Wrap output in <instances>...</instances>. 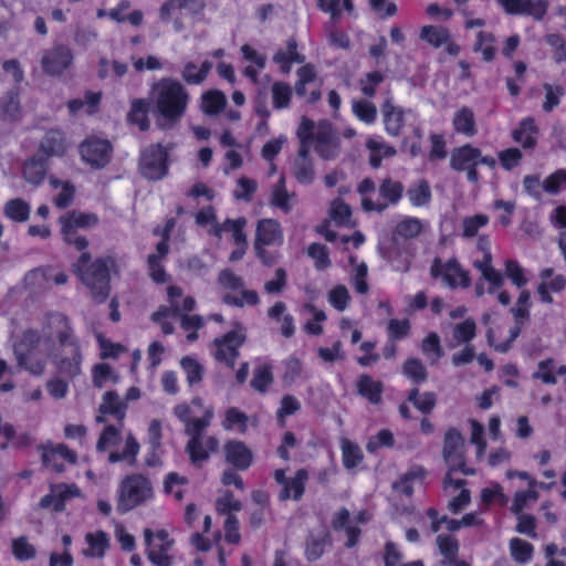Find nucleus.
<instances>
[{
	"label": "nucleus",
	"mask_w": 566,
	"mask_h": 566,
	"mask_svg": "<svg viewBox=\"0 0 566 566\" xmlns=\"http://www.w3.org/2000/svg\"><path fill=\"white\" fill-rule=\"evenodd\" d=\"M202 8V0H168L161 6L159 17L161 21H168L174 10L190 9L192 12H197Z\"/></svg>",
	"instance_id": "c03bdc74"
},
{
	"label": "nucleus",
	"mask_w": 566,
	"mask_h": 566,
	"mask_svg": "<svg viewBox=\"0 0 566 566\" xmlns=\"http://www.w3.org/2000/svg\"><path fill=\"white\" fill-rule=\"evenodd\" d=\"M48 168V159L36 153L24 161L22 177L28 184L38 187L43 182Z\"/></svg>",
	"instance_id": "5701e85b"
},
{
	"label": "nucleus",
	"mask_w": 566,
	"mask_h": 566,
	"mask_svg": "<svg viewBox=\"0 0 566 566\" xmlns=\"http://www.w3.org/2000/svg\"><path fill=\"white\" fill-rule=\"evenodd\" d=\"M125 403L119 399V396L115 391H106L103 395V401L98 407V412L102 415H112L119 422H123L125 418Z\"/></svg>",
	"instance_id": "72a5a7b5"
},
{
	"label": "nucleus",
	"mask_w": 566,
	"mask_h": 566,
	"mask_svg": "<svg viewBox=\"0 0 566 566\" xmlns=\"http://www.w3.org/2000/svg\"><path fill=\"white\" fill-rule=\"evenodd\" d=\"M144 539L147 545V558L156 566H171L172 557L169 551L174 546V539L166 530L154 533L150 528L144 530Z\"/></svg>",
	"instance_id": "423d86ee"
},
{
	"label": "nucleus",
	"mask_w": 566,
	"mask_h": 566,
	"mask_svg": "<svg viewBox=\"0 0 566 566\" xmlns=\"http://www.w3.org/2000/svg\"><path fill=\"white\" fill-rule=\"evenodd\" d=\"M402 374L416 385L428 378V371L419 358H408L402 365Z\"/></svg>",
	"instance_id": "49530a36"
},
{
	"label": "nucleus",
	"mask_w": 566,
	"mask_h": 566,
	"mask_svg": "<svg viewBox=\"0 0 566 566\" xmlns=\"http://www.w3.org/2000/svg\"><path fill=\"white\" fill-rule=\"evenodd\" d=\"M239 291H240V295L226 294L222 297V301L226 304L237 306V307H243L244 305L254 306V305L259 304L260 298L255 291L245 290L244 287Z\"/></svg>",
	"instance_id": "6e6d98bb"
},
{
	"label": "nucleus",
	"mask_w": 566,
	"mask_h": 566,
	"mask_svg": "<svg viewBox=\"0 0 566 566\" xmlns=\"http://www.w3.org/2000/svg\"><path fill=\"white\" fill-rule=\"evenodd\" d=\"M65 138L61 130L51 129L46 132L40 142L38 154L49 160L53 156H62L65 153Z\"/></svg>",
	"instance_id": "393cba45"
},
{
	"label": "nucleus",
	"mask_w": 566,
	"mask_h": 566,
	"mask_svg": "<svg viewBox=\"0 0 566 566\" xmlns=\"http://www.w3.org/2000/svg\"><path fill=\"white\" fill-rule=\"evenodd\" d=\"M168 153L161 144L147 147L139 159L140 174L149 180H160L168 172Z\"/></svg>",
	"instance_id": "6e6552de"
},
{
	"label": "nucleus",
	"mask_w": 566,
	"mask_h": 566,
	"mask_svg": "<svg viewBox=\"0 0 566 566\" xmlns=\"http://www.w3.org/2000/svg\"><path fill=\"white\" fill-rule=\"evenodd\" d=\"M350 296L345 285H337L328 293V301L334 308L343 312L349 303Z\"/></svg>",
	"instance_id": "774afa93"
},
{
	"label": "nucleus",
	"mask_w": 566,
	"mask_h": 566,
	"mask_svg": "<svg viewBox=\"0 0 566 566\" xmlns=\"http://www.w3.org/2000/svg\"><path fill=\"white\" fill-rule=\"evenodd\" d=\"M437 544L440 553L443 555L446 562L454 563L458 556L459 544L457 539L447 535H439Z\"/></svg>",
	"instance_id": "052dcab7"
},
{
	"label": "nucleus",
	"mask_w": 566,
	"mask_h": 566,
	"mask_svg": "<svg viewBox=\"0 0 566 566\" xmlns=\"http://www.w3.org/2000/svg\"><path fill=\"white\" fill-rule=\"evenodd\" d=\"M476 335V324L473 319L468 318L457 325L452 329V339L454 344L450 347H455L461 344H469Z\"/></svg>",
	"instance_id": "a18cd8bd"
},
{
	"label": "nucleus",
	"mask_w": 566,
	"mask_h": 566,
	"mask_svg": "<svg viewBox=\"0 0 566 566\" xmlns=\"http://www.w3.org/2000/svg\"><path fill=\"white\" fill-rule=\"evenodd\" d=\"M73 53L65 44H55L43 52L41 66L45 74L59 76L73 64Z\"/></svg>",
	"instance_id": "9d476101"
},
{
	"label": "nucleus",
	"mask_w": 566,
	"mask_h": 566,
	"mask_svg": "<svg viewBox=\"0 0 566 566\" xmlns=\"http://www.w3.org/2000/svg\"><path fill=\"white\" fill-rule=\"evenodd\" d=\"M245 224L247 220L244 218L227 219L222 223H216L211 233L221 239L223 232H230L235 244L248 245L247 234L243 232Z\"/></svg>",
	"instance_id": "cd10ccee"
},
{
	"label": "nucleus",
	"mask_w": 566,
	"mask_h": 566,
	"mask_svg": "<svg viewBox=\"0 0 566 566\" xmlns=\"http://www.w3.org/2000/svg\"><path fill=\"white\" fill-rule=\"evenodd\" d=\"M55 458H62L71 464H74L77 461L76 453L73 450L69 449V447L65 444L60 443L55 447H43V464L46 468H51L53 471L61 473L64 471L65 468L62 463H52Z\"/></svg>",
	"instance_id": "4be33fe9"
},
{
	"label": "nucleus",
	"mask_w": 566,
	"mask_h": 566,
	"mask_svg": "<svg viewBox=\"0 0 566 566\" xmlns=\"http://www.w3.org/2000/svg\"><path fill=\"white\" fill-rule=\"evenodd\" d=\"M154 496L150 481L143 474H130L119 485L117 510L127 513Z\"/></svg>",
	"instance_id": "39448f33"
},
{
	"label": "nucleus",
	"mask_w": 566,
	"mask_h": 566,
	"mask_svg": "<svg viewBox=\"0 0 566 566\" xmlns=\"http://www.w3.org/2000/svg\"><path fill=\"white\" fill-rule=\"evenodd\" d=\"M118 376L108 364H98L93 370V382L97 388H103L107 381L116 382Z\"/></svg>",
	"instance_id": "0e129e2a"
},
{
	"label": "nucleus",
	"mask_w": 566,
	"mask_h": 566,
	"mask_svg": "<svg viewBox=\"0 0 566 566\" xmlns=\"http://www.w3.org/2000/svg\"><path fill=\"white\" fill-rule=\"evenodd\" d=\"M244 340L245 336L238 331H231L221 338H216L213 340V345L216 346L214 358L233 367L239 356V348Z\"/></svg>",
	"instance_id": "4468645a"
},
{
	"label": "nucleus",
	"mask_w": 566,
	"mask_h": 566,
	"mask_svg": "<svg viewBox=\"0 0 566 566\" xmlns=\"http://www.w3.org/2000/svg\"><path fill=\"white\" fill-rule=\"evenodd\" d=\"M354 114L366 124H371L377 117L376 106L366 99H359L353 102Z\"/></svg>",
	"instance_id": "bf43d9fd"
},
{
	"label": "nucleus",
	"mask_w": 566,
	"mask_h": 566,
	"mask_svg": "<svg viewBox=\"0 0 566 566\" xmlns=\"http://www.w3.org/2000/svg\"><path fill=\"white\" fill-rule=\"evenodd\" d=\"M384 124L386 132L391 136H399L405 124L406 114L411 111H405L394 105L391 98H387L381 106Z\"/></svg>",
	"instance_id": "412c9836"
},
{
	"label": "nucleus",
	"mask_w": 566,
	"mask_h": 566,
	"mask_svg": "<svg viewBox=\"0 0 566 566\" xmlns=\"http://www.w3.org/2000/svg\"><path fill=\"white\" fill-rule=\"evenodd\" d=\"M407 196L415 207L427 206L431 200V189L427 180L421 179L407 189Z\"/></svg>",
	"instance_id": "37998d69"
},
{
	"label": "nucleus",
	"mask_w": 566,
	"mask_h": 566,
	"mask_svg": "<svg viewBox=\"0 0 566 566\" xmlns=\"http://www.w3.org/2000/svg\"><path fill=\"white\" fill-rule=\"evenodd\" d=\"M3 212L14 222H25L30 217L31 208L25 200L15 198L6 202Z\"/></svg>",
	"instance_id": "79ce46f5"
},
{
	"label": "nucleus",
	"mask_w": 566,
	"mask_h": 566,
	"mask_svg": "<svg viewBox=\"0 0 566 566\" xmlns=\"http://www.w3.org/2000/svg\"><path fill=\"white\" fill-rule=\"evenodd\" d=\"M422 229L423 223L421 220L407 217L396 226L395 233L403 239H412L418 237Z\"/></svg>",
	"instance_id": "4d7b16f0"
},
{
	"label": "nucleus",
	"mask_w": 566,
	"mask_h": 566,
	"mask_svg": "<svg viewBox=\"0 0 566 566\" xmlns=\"http://www.w3.org/2000/svg\"><path fill=\"white\" fill-rule=\"evenodd\" d=\"M139 443L136 438L129 433L125 440V448L122 452L113 451L108 454V461L111 463H116L120 461L127 462L129 465H134L136 463V457L139 452Z\"/></svg>",
	"instance_id": "58836bf2"
},
{
	"label": "nucleus",
	"mask_w": 566,
	"mask_h": 566,
	"mask_svg": "<svg viewBox=\"0 0 566 566\" xmlns=\"http://www.w3.org/2000/svg\"><path fill=\"white\" fill-rule=\"evenodd\" d=\"M310 150L305 146L300 147L295 158L292 172L295 179L303 185H311L315 179L313 161L310 157Z\"/></svg>",
	"instance_id": "b1692460"
},
{
	"label": "nucleus",
	"mask_w": 566,
	"mask_h": 566,
	"mask_svg": "<svg viewBox=\"0 0 566 566\" xmlns=\"http://www.w3.org/2000/svg\"><path fill=\"white\" fill-rule=\"evenodd\" d=\"M218 448L219 440L213 436H207L200 439H189L186 444V452L193 465L201 467L209 459L210 453L216 452Z\"/></svg>",
	"instance_id": "dca6fc26"
},
{
	"label": "nucleus",
	"mask_w": 566,
	"mask_h": 566,
	"mask_svg": "<svg viewBox=\"0 0 566 566\" xmlns=\"http://www.w3.org/2000/svg\"><path fill=\"white\" fill-rule=\"evenodd\" d=\"M421 39L426 40L434 48H439L449 42L450 32L442 27L427 25L421 29Z\"/></svg>",
	"instance_id": "5fc2aeb1"
},
{
	"label": "nucleus",
	"mask_w": 566,
	"mask_h": 566,
	"mask_svg": "<svg viewBox=\"0 0 566 566\" xmlns=\"http://www.w3.org/2000/svg\"><path fill=\"white\" fill-rule=\"evenodd\" d=\"M116 268V260L112 255L97 258L92 261L88 252L82 251L73 271L81 282L88 289L91 297L96 303H104L111 292V271Z\"/></svg>",
	"instance_id": "7ed1b4c3"
},
{
	"label": "nucleus",
	"mask_w": 566,
	"mask_h": 566,
	"mask_svg": "<svg viewBox=\"0 0 566 566\" xmlns=\"http://www.w3.org/2000/svg\"><path fill=\"white\" fill-rule=\"evenodd\" d=\"M313 143H315V151L324 160H333L339 155V138L327 123H321L317 126Z\"/></svg>",
	"instance_id": "ddd939ff"
},
{
	"label": "nucleus",
	"mask_w": 566,
	"mask_h": 566,
	"mask_svg": "<svg viewBox=\"0 0 566 566\" xmlns=\"http://www.w3.org/2000/svg\"><path fill=\"white\" fill-rule=\"evenodd\" d=\"M85 541L88 545L87 549L83 551L86 557L101 558L105 555L106 549L109 546V537L104 531H96L94 533H87Z\"/></svg>",
	"instance_id": "473e14b6"
},
{
	"label": "nucleus",
	"mask_w": 566,
	"mask_h": 566,
	"mask_svg": "<svg viewBox=\"0 0 566 566\" xmlns=\"http://www.w3.org/2000/svg\"><path fill=\"white\" fill-rule=\"evenodd\" d=\"M443 459L448 463V467L464 458V439L461 432L455 428L447 430L443 440Z\"/></svg>",
	"instance_id": "aec40b11"
},
{
	"label": "nucleus",
	"mask_w": 566,
	"mask_h": 566,
	"mask_svg": "<svg viewBox=\"0 0 566 566\" xmlns=\"http://www.w3.org/2000/svg\"><path fill=\"white\" fill-rule=\"evenodd\" d=\"M283 243L281 224L274 219L258 222L254 245H280Z\"/></svg>",
	"instance_id": "6ab92c4d"
},
{
	"label": "nucleus",
	"mask_w": 566,
	"mask_h": 566,
	"mask_svg": "<svg viewBox=\"0 0 566 566\" xmlns=\"http://www.w3.org/2000/svg\"><path fill=\"white\" fill-rule=\"evenodd\" d=\"M213 415V408L209 407L205 410L202 417L192 418L187 421L185 424V434L188 436L189 439L206 438L207 436H205L203 432L210 426Z\"/></svg>",
	"instance_id": "e433bc0d"
},
{
	"label": "nucleus",
	"mask_w": 566,
	"mask_h": 566,
	"mask_svg": "<svg viewBox=\"0 0 566 566\" xmlns=\"http://www.w3.org/2000/svg\"><path fill=\"white\" fill-rule=\"evenodd\" d=\"M180 365L186 371L187 381L190 386L201 381L203 367L198 363V360L192 357H184Z\"/></svg>",
	"instance_id": "680f3d73"
},
{
	"label": "nucleus",
	"mask_w": 566,
	"mask_h": 566,
	"mask_svg": "<svg viewBox=\"0 0 566 566\" xmlns=\"http://www.w3.org/2000/svg\"><path fill=\"white\" fill-rule=\"evenodd\" d=\"M480 149L470 144L454 148L450 157V167L455 171H465L468 180L475 184L479 181L478 158Z\"/></svg>",
	"instance_id": "9b49d317"
},
{
	"label": "nucleus",
	"mask_w": 566,
	"mask_h": 566,
	"mask_svg": "<svg viewBox=\"0 0 566 566\" xmlns=\"http://www.w3.org/2000/svg\"><path fill=\"white\" fill-rule=\"evenodd\" d=\"M308 480V472L305 469H300L295 472L293 478H290L286 483L282 486L279 493V500L284 502L290 499L298 501L302 499L305 484Z\"/></svg>",
	"instance_id": "a878e982"
},
{
	"label": "nucleus",
	"mask_w": 566,
	"mask_h": 566,
	"mask_svg": "<svg viewBox=\"0 0 566 566\" xmlns=\"http://www.w3.org/2000/svg\"><path fill=\"white\" fill-rule=\"evenodd\" d=\"M537 133L535 122L531 117L524 118L520 123V127L512 134L513 139L520 143L524 148H532L535 146L534 135Z\"/></svg>",
	"instance_id": "4c0bfd02"
},
{
	"label": "nucleus",
	"mask_w": 566,
	"mask_h": 566,
	"mask_svg": "<svg viewBox=\"0 0 566 566\" xmlns=\"http://www.w3.org/2000/svg\"><path fill=\"white\" fill-rule=\"evenodd\" d=\"M495 36L492 33L480 31L473 46L475 52H481L485 62H491L495 55Z\"/></svg>",
	"instance_id": "3c124183"
},
{
	"label": "nucleus",
	"mask_w": 566,
	"mask_h": 566,
	"mask_svg": "<svg viewBox=\"0 0 566 566\" xmlns=\"http://www.w3.org/2000/svg\"><path fill=\"white\" fill-rule=\"evenodd\" d=\"M11 553L18 560L25 562L36 556V548L27 536H19L11 541Z\"/></svg>",
	"instance_id": "09e8293b"
},
{
	"label": "nucleus",
	"mask_w": 566,
	"mask_h": 566,
	"mask_svg": "<svg viewBox=\"0 0 566 566\" xmlns=\"http://www.w3.org/2000/svg\"><path fill=\"white\" fill-rule=\"evenodd\" d=\"M43 331L44 335L49 334V339L55 335L61 347L55 358L59 373L71 378L80 375L83 355L71 319L61 312L46 313L43 318Z\"/></svg>",
	"instance_id": "f257e3e1"
},
{
	"label": "nucleus",
	"mask_w": 566,
	"mask_h": 566,
	"mask_svg": "<svg viewBox=\"0 0 566 566\" xmlns=\"http://www.w3.org/2000/svg\"><path fill=\"white\" fill-rule=\"evenodd\" d=\"M226 461L237 470H247L253 461L252 451L238 440H230L223 447Z\"/></svg>",
	"instance_id": "f3484780"
},
{
	"label": "nucleus",
	"mask_w": 566,
	"mask_h": 566,
	"mask_svg": "<svg viewBox=\"0 0 566 566\" xmlns=\"http://www.w3.org/2000/svg\"><path fill=\"white\" fill-rule=\"evenodd\" d=\"M342 455L343 464L348 470L356 468L364 458L360 448L348 439L342 440Z\"/></svg>",
	"instance_id": "8fccbe9b"
},
{
	"label": "nucleus",
	"mask_w": 566,
	"mask_h": 566,
	"mask_svg": "<svg viewBox=\"0 0 566 566\" xmlns=\"http://www.w3.org/2000/svg\"><path fill=\"white\" fill-rule=\"evenodd\" d=\"M358 394L366 398L370 403L378 405L381 402L384 385L379 380H375L371 376L364 374L359 376L356 382Z\"/></svg>",
	"instance_id": "c85d7f7f"
},
{
	"label": "nucleus",
	"mask_w": 566,
	"mask_h": 566,
	"mask_svg": "<svg viewBox=\"0 0 566 566\" xmlns=\"http://www.w3.org/2000/svg\"><path fill=\"white\" fill-rule=\"evenodd\" d=\"M295 201V193L289 192L285 185V177L281 176L273 186L270 203L284 213H289Z\"/></svg>",
	"instance_id": "c756f323"
},
{
	"label": "nucleus",
	"mask_w": 566,
	"mask_h": 566,
	"mask_svg": "<svg viewBox=\"0 0 566 566\" xmlns=\"http://www.w3.org/2000/svg\"><path fill=\"white\" fill-rule=\"evenodd\" d=\"M329 214L338 227H354L352 221V209L342 199L337 198L332 202Z\"/></svg>",
	"instance_id": "de8ad7c7"
},
{
	"label": "nucleus",
	"mask_w": 566,
	"mask_h": 566,
	"mask_svg": "<svg viewBox=\"0 0 566 566\" xmlns=\"http://www.w3.org/2000/svg\"><path fill=\"white\" fill-rule=\"evenodd\" d=\"M421 350L423 355L433 356L432 363H436L443 356V349L440 344V337L437 333H430L421 343Z\"/></svg>",
	"instance_id": "e2e57ef3"
},
{
	"label": "nucleus",
	"mask_w": 566,
	"mask_h": 566,
	"mask_svg": "<svg viewBox=\"0 0 566 566\" xmlns=\"http://www.w3.org/2000/svg\"><path fill=\"white\" fill-rule=\"evenodd\" d=\"M112 149V145L108 140L88 138L81 144L80 154L85 163L98 169L109 163Z\"/></svg>",
	"instance_id": "f8f14e48"
},
{
	"label": "nucleus",
	"mask_w": 566,
	"mask_h": 566,
	"mask_svg": "<svg viewBox=\"0 0 566 566\" xmlns=\"http://www.w3.org/2000/svg\"><path fill=\"white\" fill-rule=\"evenodd\" d=\"M273 61L280 65L283 74H289L292 69V63H303L305 56L297 51V42L294 38H290L286 43V49L277 50L273 55Z\"/></svg>",
	"instance_id": "bb28decb"
},
{
	"label": "nucleus",
	"mask_w": 566,
	"mask_h": 566,
	"mask_svg": "<svg viewBox=\"0 0 566 566\" xmlns=\"http://www.w3.org/2000/svg\"><path fill=\"white\" fill-rule=\"evenodd\" d=\"M452 125L457 133L468 137H472L476 134L474 114L468 106H463L454 114Z\"/></svg>",
	"instance_id": "2f4dec72"
},
{
	"label": "nucleus",
	"mask_w": 566,
	"mask_h": 566,
	"mask_svg": "<svg viewBox=\"0 0 566 566\" xmlns=\"http://www.w3.org/2000/svg\"><path fill=\"white\" fill-rule=\"evenodd\" d=\"M123 422L119 426L107 424L104 427L96 443L98 452H105L117 446L122 439Z\"/></svg>",
	"instance_id": "a19ab883"
},
{
	"label": "nucleus",
	"mask_w": 566,
	"mask_h": 566,
	"mask_svg": "<svg viewBox=\"0 0 566 566\" xmlns=\"http://www.w3.org/2000/svg\"><path fill=\"white\" fill-rule=\"evenodd\" d=\"M98 222L99 219L95 213L71 210L59 218L62 239L77 251H84L88 247V240L81 235L78 231L92 229Z\"/></svg>",
	"instance_id": "20e7f679"
},
{
	"label": "nucleus",
	"mask_w": 566,
	"mask_h": 566,
	"mask_svg": "<svg viewBox=\"0 0 566 566\" xmlns=\"http://www.w3.org/2000/svg\"><path fill=\"white\" fill-rule=\"evenodd\" d=\"M331 544V536L328 533L323 532L319 535L308 534L305 543V556L310 562L319 559L326 545Z\"/></svg>",
	"instance_id": "c9c22d12"
},
{
	"label": "nucleus",
	"mask_w": 566,
	"mask_h": 566,
	"mask_svg": "<svg viewBox=\"0 0 566 566\" xmlns=\"http://www.w3.org/2000/svg\"><path fill=\"white\" fill-rule=\"evenodd\" d=\"M287 284V274L284 269L277 268L274 277L264 283V292L269 295L281 294Z\"/></svg>",
	"instance_id": "69168bd1"
},
{
	"label": "nucleus",
	"mask_w": 566,
	"mask_h": 566,
	"mask_svg": "<svg viewBox=\"0 0 566 566\" xmlns=\"http://www.w3.org/2000/svg\"><path fill=\"white\" fill-rule=\"evenodd\" d=\"M533 549V545L524 539L514 537L510 541L511 555L516 563L524 564L528 562Z\"/></svg>",
	"instance_id": "13d9d810"
},
{
	"label": "nucleus",
	"mask_w": 566,
	"mask_h": 566,
	"mask_svg": "<svg viewBox=\"0 0 566 566\" xmlns=\"http://www.w3.org/2000/svg\"><path fill=\"white\" fill-rule=\"evenodd\" d=\"M405 191L403 185L388 177L381 180L378 186L379 199L373 200L370 197L361 199V208L367 211L384 212L389 206L397 205L402 198Z\"/></svg>",
	"instance_id": "0eeeda50"
},
{
	"label": "nucleus",
	"mask_w": 566,
	"mask_h": 566,
	"mask_svg": "<svg viewBox=\"0 0 566 566\" xmlns=\"http://www.w3.org/2000/svg\"><path fill=\"white\" fill-rule=\"evenodd\" d=\"M430 275L433 279L442 276L450 289L458 286L468 289L471 285L469 272L462 269L457 259H450L443 263L440 258H434L430 266Z\"/></svg>",
	"instance_id": "1a4fd4ad"
},
{
	"label": "nucleus",
	"mask_w": 566,
	"mask_h": 566,
	"mask_svg": "<svg viewBox=\"0 0 566 566\" xmlns=\"http://www.w3.org/2000/svg\"><path fill=\"white\" fill-rule=\"evenodd\" d=\"M421 413L429 415L437 405V395L432 391L420 394L418 388H412L407 397Z\"/></svg>",
	"instance_id": "ea45409f"
},
{
	"label": "nucleus",
	"mask_w": 566,
	"mask_h": 566,
	"mask_svg": "<svg viewBox=\"0 0 566 566\" xmlns=\"http://www.w3.org/2000/svg\"><path fill=\"white\" fill-rule=\"evenodd\" d=\"M489 222V218L485 214H475L467 217L462 221L463 237L472 238L476 235L479 229L485 227Z\"/></svg>",
	"instance_id": "338daca9"
},
{
	"label": "nucleus",
	"mask_w": 566,
	"mask_h": 566,
	"mask_svg": "<svg viewBox=\"0 0 566 566\" xmlns=\"http://www.w3.org/2000/svg\"><path fill=\"white\" fill-rule=\"evenodd\" d=\"M271 92L274 108L282 109L290 106L292 87L287 83L282 81L274 82Z\"/></svg>",
	"instance_id": "603ef678"
},
{
	"label": "nucleus",
	"mask_w": 566,
	"mask_h": 566,
	"mask_svg": "<svg viewBox=\"0 0 566 566\" xmlns=\"http://www.w3.org/2000/svg\"><path fill=\"white\" fill-rule=\"evenodd\" d=\"M272 382L273 374L269 365H260L254 368L253 377L250 384L254 390L264 394Z\"/></svg>",
	"instance_id": "864d4df0"
},
{
	"label": "nucleus",
	"mask_w": 566,
	"mask_h": 566,
	"mask_svg": "<svg viewBox=\"0 0 566 566\" xmlns=\"http://www.w3.org/2000/svg\"><path fill=\"white\" fill-rule=\"evenodd\" d=\"M149 99L154 104V115L159 129L176 127L186 113L189 94L177 80L164 77L151 85Z\"/></svg>",
	"instance_id": "f03ea898"
},
{
	"label": "nucleus",
	"mask_w": 566,
	"mask_h": 566,
	"mask_svg": "<svg viewBox=\"0 0 566 566\" xmlns=\"http://www.w3.org/2000/svg\"><path fill=\"white\" fill-rule=\"evenodd\" d=\"M149 102L144 98H135L130 103V109L127 115L129 123L137 125L142 132H146L150 127L148 118Z\"/></svg>",
	"instance_id": "7c9ffc66"
},
{
	"label": "nucleus",
	"mask_w": 566,
	"mask_h": 566,
	"mask_svg": "<svg viewBox=\"0 0 566 566\" xmlns=\"http://www.w3.org/2000/svg\"><path fill=\"white\" fill-rule=\"evenodd\" d=\"M227 105L226 95L218 90H210L201 95V111L210 116L218 115Z\"/></svg>",
	"instance_id": "f704fd0d"
},
{
	"label": "nucleus",
	"mask_w": 566,
	"mask_h": 566,
	"mask_svg": "<svg viewBox=\"0 0 566 566\" xmlns=\"http://www.w3.org/2000/svg\"><path fill=\"white\" fill-rule=\"evenodd\" d=\"M53 337H55V335H52L49 339V334L44 335L43 328L41 332L36 329L24 331L20 342L14 346L18 363H24L25 358H28V354L34 353L43 340L51 343Z\"/></svg>",
	"instance_id": "a211bd4d"
},
{
	"label": "nucleus",
	"mask_w": 566,
	"mask_h": 566,
	"mask_svg": "<svg viewBox=\"0 0 566 566\" xmlns=\"http://www.w3.org/2000/svg\"><path fill=\"white\" fill-rule=\"evenodd\" d=\"M507 14L528 15L541 21L547 13L548 1L546 0H496Z\"/></svg>",
	"instance_id": "2eb2a0df"
}]
</instances>
